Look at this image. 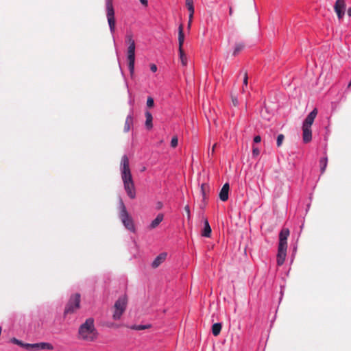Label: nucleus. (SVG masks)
Wrapping results in <instances>:
<instances>
[{
	"mask_svg": "<svg viewBox=\"0 0 351 351\" xmlns=\"http://www.w3.org/2000/svg\"><path fill=\"white\" fill-rule=\"evenodd\" d=\"M193 18H191L190 15L189 16V22H188V28L189 29L191 26Z\"/></svg>",
	"mask_w": 351,
	"mask_h": 351,
	"instance_id": "nucleus-38",
	"label": "nucleus"
},
{
	"mask_svg": "<svg viewBox=\"0 0 351 351\" xmlns=\"http://www.w3.org/2000/svg\"><path fill=\"white\" fill-rule=\"evenodd\" d=\"M167 254L161 253L152 262V266L153 268H157L159 265H160L166 259Z\"/></svg>",
	"mask_w": 351,
	"mask_h": 351,
	"instance_id": "nucleus-15",
	"label": "nucleus"
},
{
	"mask_svg": "<svg viewBox=\"0 0 351 351\" xmlns=\"http://www.w3.org/2000/svg\"><path fill=\"white\" fill-rule=\"evenodd\" d=\"M284 139H285V136L283 134H280L278 136L277 141H276V144H277L278 147H280L282 145Z\"/></svg>",
	"mask_w": 351,
	"mask_h": 351,
	"instance_id": "nucleus-29",
	"label": "nucleus"
},
{
	"mask_svg": "<svg viewBox=\"0 0 351 351\" xmlns=\"http://www.w3.org/2000/svg\"><path fill=\"white\" fill-rule=\"evenodd\" d=\"M229 189H230L229 184L228 183L224 184L219 192V199L221 201L226 202L228 200Z\"/></svg>",
	"mask_w": 351,
	"mask_h": 351,
	"instance_id": "nucleus-13",
	"label": "nucleus"
},
{
	"mask_svg": "<svg viewBox=\"0 0 351 351\" xmlns=\"http://www.w3.org/2000/svg\"><path fill=\"white\" fill-rule=\"evenodd\" d=\"M150 69L152 72H156L157 71V66L156 64H152L150 66Z\"/></svg>",
	"mask_w": 351,
	"mask_h": 351,
	"instance_id": "nucleus-37",
	"label": "nucleus"
},
{
	"mask_svg": "<svg viewBox=\"0 0 351 351\" xmlns=\"http://www.w3.org/2000/svg\"><path fill=\"white\" fill-rule=\"evenodd\" d=\"M232 103H233L234 106H236L237 105V104H238L237 99V98H232Z\"/></svg>",
	"mask_w": 351,
	"mask_h": 351,
	"instance_id": "nucleus-43",
	"label": "nucleus"
},
{
	"mask_svg": "<svg viewBox=\"0 0 351 351\" xmlns=\"http://www.w3.org/2000/svg\"><path fill=\"white\" fill-rule=\"evenodd\" d=\"M289 230L287 228H283L279 234V243L277 254V264L280 266L283 265L287 250V239L289 236Z\"/></svg>",
	"mask_w": 351,
	"mask_h": 351,
	"instance_id": "nucleus-2",
	"label": "nucleus"
},
{
	"mask_svg": "<svg viewBox=\"0 0 351 351\" xmlns=\"http://www.w3.org/2000/svg\"><path fill=\"white\" fill-rule=\"evenodd\" d=\"M119 217L125 228L133 232H135L132 218L127 211L126 207L122 200L120 201V212Z\"/></svg>",
	"mask_w": 351,
	"mask_h": 351,
	"instance_id": "nucleus-3",
	"label": "nucleus"
},
{
	"mask_svg": "<svg viewBox=\"0 0 351 351\" xmlns=\"http://www.w3.org/2000/svg\"><path fill=\"white\" fill-rule=\"evenodd\" d=\"M211 228L209 225L208 220L206 219L204 221V228L202 231V235L205 237H210L211 234Z\"/></svg>",
	"mask_w": 351,
	"mask_h": 351,
	"instance_id": "nucleus-19",
	"label": "nucleus"
},
{
	"mask_svg": "<svg viewBox=\"0 0 351 351\" xmlns=\"http://www.w3.org/2000/svg\"><path fill=\"white\" fill-rule=\"evenodd\" d=\"M106 17L110 27V32L113 34L115 32V18L114 10L112 4V0H106Z\"/></svg>",
	"mask_w": 351,
	"mask_h": 351,
	"instance_id": "nucleus-7",
	"label": "nucleus"
},
{
	"mask_svg": "<svg viewBox=\"0 0 351 351\" xmlns=\"http://www.w3.org/2000/svg\"><path fill=\"white\" fill-rule=\"evenodd\" d=\"M248 82V75L247 71L244 72V76H243V86L242 88V92L244 93L245 91V86L246 87Z\"/></svg>",
	"mask_w": 351,
	"mask_h": 351,
	"instance_id": "nucleus-28",
	"label": "nucleus"
},
{
	"mask_svg": "<svg viewBox=\"0 0 351 351\" xmlns=\"http://www.w3.org/2000/svg\"><path fill=\"white\" fill-rule=\"evenodd\" d=\"M164 215L162 213H160L157 215L155 219H154L149 226V228L152 230L158 227V226L161 223V221L163 220Z\"/></svg>",
	"mask_w": 351,
	"mask_h": 351,
	"instance_id": "nucleus-18",
	"label": "nucleus"
},
{
	"mask_svg": "<svg viewBox=\"0 0 351 351\" xmlns=\"http://www.w3.org/2000/svg\"><path fill=\"white\" fill-rule=\"evenodd\" d=\"M121 179L123 182H133L130 169L129 158L126 155L123 156L121 161Z\"/></svg>",
	"mask_w": 351,
	"mask_h": 351,
	"instance_id": "nucleus-6",
	"label": "nucleus"
},
{
	"mask_svg": "<svg viewBox=\"0 0 351 351\" xmlns=\"http://www.w3.org/2000/svg\"><path fill=\"white\" fill-rule=\"evenodd\" d=\"M186 6L189 12L191 18H193V14L195 12L193 6V0H186Z\"/></svg>",
	"mask_w": 351,
	"mask_h": 351,
	"instance_id": "nucleus-22",
	"label": "nucleus"
},
{
	"mask_svg": "<svg viewBox=\"0 0 351 351\" xmlns=\"http://www.w3.org/2000/svg\"><path fill=\"white\" fill-rule=\"evenodd\" d=\"M348 15L351 16V8H349L347 10Z\"/></svg>",
	"mask_w": 351,
	"mask_h": 351,
	"instance_id": "nucleus-44",
	"label": "nucleus"
},
{
	"mask_svg": "<svg viewBox=\"0 0 351 351\" xmlns=\"http://www.w3.org/2000/svg\"><path fill=\"white\" fill-rule=\"evenodd\" d=\"M317 114V108H314L306 117L305 120L303 122L302 126L311 128V125L313 123Z\"/></svg>",
	"mask_w": 351,
	"mask_h": 351,
	"instance_id": "nucleus-10",
	"label": "nucleus"
},
{
	"mask_svg": "<svg viewBox=\"0 0 351 351\" xmlns=\"http://www.w3.org/2000/svg\"><path fill=\"white\" fill-rule=\"evenodd\" d=\"M132 121H133V120H132V117L128 116L125 119V125H124V131L125 132H128L130 130V127L132 125Z\"/></svg>",
	"mask_w": 351,
	"mask_h": 351,
	"instance_id": "nucleus-25",
	"label": "nucleus"
},
{
	"mask_svg": "<svg viewBox=\"0 0 351 351\" xmlns=\"http://www.w3.org/2000/svg\"><path fill=\"white\" fill-rule=\"evenodd\" d=\"M126 41L129 44L128 48V68L131 75H133L134 71V62H135V42L132 38V35L126 36Z\"/></svg>",
	"mask_w": 351,
	"mask_h": 351,
	"instance_id": "nucleus-4",
	"label": "nucleus"
},
{
	"mask_svg": "<svg viewBox=\"0 0 351 351\" xmlns=\"http://www.w3.org/2000/svg\"><path fill=\"white\" fill-rule=\"evenodd\" d=\"M351 86V82H350V84H348V87H350Z\"/></svg>",
	"mask_w": 351,
	"mask_h": 351,
	"instance_id": "nucleus-46",
	"label": "nucleus"
},
{
	"mask_svg": "<svg viewBox=\"0 0 351 351\" xmlns=\"http://www.w3.org/2000/svg\"><path fill=\"white\" fill-rule=\"evenodd\" d=\"M99 333L95 326V320L89 317L82 323L78 328L77 338L85 342H94L97 340Z\"/></svg>",
	"mask_w": 351,
	"mask_h": 351,
	"instance_id": "nucleus-1",
	"label": "nucleus"
},
{
	"mask_svg": "<svg viewBox=\"0 0 351 351\" xmlns=\"http://www.w3.org/2000/svg\"><path fill=\"white\" fill-rule=\"evenodd\" d=\"M140 2L145 6H147L148 5V1L147 0H139Z\"/></svg>",
	"mask_w": 351,
	"mask_h": 351,
	"instance_id": "nucleus-39",
	"label": "nucleus"
},
{
	"mask_svg": "<svg viewBox=\"0 0 351 351\" xmlns=\"http://www.w3.org/2000/svg\"><path fill=\"white\" fill-rule=\"evenodd\" d=\"M302 138L305 143L310 142L312 139L311 128L302 126Z\"/></svg>",
	"mask_w": 351,
	"mask_h": 351,
	"instance_id": "nucleus-14",
	"label": "nucleus"
},
{
	"mask_svg": "<svg viewBox=\"0 0 351 351\" xmlns=\"http://www.w3.org/2000/svg\"><path fill=\"white\" fill-rule=\"evenodd\" d=\"M80 294L75 293L72 295L64 308V314H73L80 307Z\"/></svg>",
	"mask_w": 351,
	"mask_h": 351,
	"instance_id": "nucleus-5",
	"label": "nucleus"
},
{
	"mask_svg": "<svg viewBox=\"0 0 351 351\" xmlns=\"http://www.w3.org/2000/svg\"><path fill=\"white\" fill-rule=\"evenodd\" d=\"M245 45L243 42H237L234 45L232 56H238L245 48Z\"/></svg>",
	"mask_w": 351,
	"mask_h": 351,
	"instance_id": "nucleus-17",
	"label": "nucleus"
},
{
	"mask_svg": "<svg viewBox=\"0 0 351 351\" xmlns=\"http://www.w3.org/2000/svg\"><path fill=\"white\" fill-rule=\"evenodd\" d=\"M184 41V34L183 31V25L180 24L178 27V45L179 49H183V44Z\"/></svg>",
	"mask_w": 351,
	"mask_h": 351,
	"instance_id": "nucleus-16",
	"label": "nucleus"
},
{
	"mask_svg": "<svg viewBox=\"0 0 351 351\" xmlns=\"http://www.w3.org/2000/svg\"><path fill=\"white\" fill-rule=\"evenodd\" d=\"M345 0H337L334 5V10L339 19H341L345 14L346 10Z\"/></svg>",
	"mask_w": 351,
	"mask_h": 351,
	"instance_id": "nucleus-9",
	"label": "nucleus"
},
{
	"mask_svg": "<svg viewBox=\"0 0 351 351\" xmlns=\"http://www.w3.org/2000/svg\"><path fill=\"white\" fill-rule=\"evenodd\" d=\"M260 154V150L257 147H253V149H252V156L254 157H256L259 155Z\"/></svg>",
	"mask_w": 351,
	"mask_h": 351,
	"instance_id": "nucleus-33",
	"label": "nucleus"
},
{
	"mask_svg": "<svg viewBox=\"0 0 351 351\" xmlns=\"http://www.w3.org/2000/svg\"><path fill=\"white\" fill-rule=\"evenodd\" d=\"M184 210L187 215V219L189 221L191 219V212H190V208L189 205L185 206Z\"/></svg>",
	"mask_w": 351,
	"mask_h": 351,
	"instance_id": "nucleus-34",
	"label": "nucleus"
},
{
	"mask_svg": "<svg viewBox=\"0 0 351 351\" xmlns=\"http://www.w3.org/2000/svg\"><path fill=\"white\" fill-rule=\"evenodd\" d=\"M162 207V204L160 202H158L156 205L157 209H160Z\"/></svg>",
	"mask_w": 351,
	"mask_h": 351,
	"instance_id": "nucleus-42",
	"label": "nucleus"
},
{
	"mask_svg": "<svg viewBox=\"0 0 351 351\" xmlns=\"http://www.w3.org/2000/svg\"><path fill=\"white\" fill-rule=\"evenodd\" d=\"M23 348L28 351H32V343H24Z\"/></svg>",
	"mask_w": 351,
	"mask_h": 351,
	"instance_id": "nucleus-35",
	"label": "nucleus"
},
{
	"mask_svg": "<svg viewBox=\"0 0 351 351\" xmlns=\"http://www.w3.org/2000/svg\"><path fill=\"white\" fill-rule=\"evenodd\" d=\"M53 346L52 344L47 342H40L32 343V351H37L40 350H53Z\"/></svg>",
	"mask_w": 351,
	"mask_h": 351,
	"instance_id": "nucleus-12",
	"label": "nucleus"
},
{
	"mask_svg": "<svg viewBox=\"0 0 351 351\" xmlns=\"http://www.w3.org/2000/svg\"><path fill=\"white\" fill-rule=\"evenodd\" d=\"M178 51H179V56H180V59L181 63L183 66H186L187 64L186 55L184 53V49H179Z\"/></svg>",
	"mask_w": 351,
	"mask_h": 351,
	"instance_id": "nucleus-24",
	"label": "nucleus"
},
{
	"mask_svg": "<svg viewBox=\"0 0 351 351\" xmlns=\"http://www.w3.org/2000/svg\"><path fill=\"white\" fill-rule=\"evenodd\" d=\"M128 299L125 295L120 297L114 304V312L113 314V319L115 320L119 319L123 312L126 308Z\"/></svg>",
	"mask_w": 351,
	"mask_h": 351,
	"instance_id": "nucleus-8",
	"label": "nucleus"
},
{
	"mask_svg": "<svg viewBox=\"0 0 351 351\" xmlns=\"http://www.w3.org/2000/svg\"><path fill=\"white\" fill-rule=\"evenodd\" d=\"M232 14H233V9H232V7L231 5H230V7H229V15L232 16Z\"/></svg>",
	"mask_w": 351,
	"mask_h": 351,
	"instance_id": "nucleus-41",
	"label": "nucleus"
},
{
	"mask_svg": "<svg viewBox=\"0 0 351 351\" xmlns=\"http://www.w3.org/2000/svg\"><path fill=\"white\" fill-rule=\"evenodd\" d=\"M124 189L128 194V195L131 199H134L136 197L135 187L134 181L133 182H128L123 183Z\"/></svg>",
	"mask_w": 351,
	"mask_h": 351,
	"instance_id": "nucleus-11",
	"label": "nucleus"
},
{
	"mask_svg": "<svg viewBox=\"0 0 351 351\" xmlns=\"http://www.w3.org/2000/svg\"><path fill=\"white\" fill-rule=\"evenodd\" d=\"M154 105V99L151 97H148L147 99V106L148 108H152Z\"/></svg>",
	"mask_w": 351,
	"mask_h": 351,
	"instance_id": "nucleus-31",
	"label": "nucleus"
},
{
	"mask_svg": "<svg viewBox=\"0 0 351 351\" xmlns=\"http://www.w3.org/2000/svg\"><path fill=\"white\" fill-rule=\"evenodd\" d=\"M261 141V137L260 136H256L254 138V142L256 143H258L259 142Z\"/></svg>",
	"mask_w": 351,
	"mask_h": 351,
	"instance_id": "nucleus-36",
	"label": "nucleus"
},
{
	"mask_svg": "<svg viewBox=\"0 0 351 351\" xmlns=\"http://www.w3.org/2000/svg\"><path fill=\"white\" fill-rule=\"evenodd\" d=\"M10 341H11V342H12L13 343L16 344V345L20 346H21V347H23V346H24V343H23V341H20V340H19V339H16V338H14H14H12V339H11V340H10Z\"/></svg>",
	"mask_w": 351,
	"mask_h": 351,
	"instance_id": "nucleus-30",
	"label": "nucleus"
},
{
	"mask_svg": "<svg viewBox=\"0 0 351 351\" xmlns=\"http://www.w3.org/2000/svg\"><path fill=\"white\" fill-rule=\"evenodd\" d=\"M217 146V143L214 144V145L212 147V154H213L214 152H215V147Z\"/></svg>",
	"mask_w": 351,
	"mask_h": 351,
	"instance_id": "nucleus-45",
	"label": "nucleus"
},
{
	"mask_svg": "<svg viewBox=\"0 0 351 351\" xmlns=\"http://www.w3.org/2000/svg\"><path fill=\"white\" fill-rule=\"evenodd\" d=\"M222 325L221 323H215L212 326V332L214 336H218L221 332Z\"/></svg>",
	"mask_w": 351,
	"mask_h": 351,
	"instance_id": "nucleus-23",
	"label": "nucleus"
},
{
	"mask_svg": "<svg viewBox=\"0 0 351 351\" xmlns=\"http://www.w3.org/2000/svg\"><path fill=\"white\" fill-rule=\"evenodd\" d=\"M145 118H146L145 126L149 130L152 129V127H153V124H152L153 117H152V115L151 112H149V111H146L145 113Z\"/></svg>",
	"mask_w": 351,
	"mask_h": 351,
	"instance_id": "nucleus-20",
	"label": "nucleus"
},
{
	"mask_svg": "<svg viewBox=\"0 0 351 351\" xmlns=\"http://www.w3.org/2000/svg\"><path fill=\"white\" fill-rule=\"evenodd\" d=\"M209 191V186L207 184H202L201 185V193L202 195L203 202L206 201L207 193Z\"/></svg>",
	"mask_w": 351,
	"mask_h": 351,
	"instance_id": "nucleus-21",
	"label": "nucleus"
},
{
	"mask_svg": "<svg viewBox=\"0 0 351 351\" xmlns=\"http://www.w3.org/2000/svg\"><path fill=\"white\" fill-rule=\"evenodd\" d=\"M320 167H321V173H324L328 163V158L327 157L323 158L320 160Z\"/></svg>",
	"mask_w": 351,
	"mask_h": 351,
	"instance_id": "nucleus-27",
	"label": "nucleus"
},
{
	"mask_svg": "<svg viewBox=\"0 0 351 351\" xmlns=\"http://www.w3.org/2000/svg\"><path fill=\"white\" fill-rule=\"evenodd\" d=\"M206 204H207L206 201H205V202H203V201H202V204H201V205H200V208H201L202 209H204V208H205V207H206Z\"/></svg>",
	"mask_w": 351,
	"mask_h": 351,
	"instance_id": "nucleus-40",
	"label": "nucleus"
},
{
	"mask_svg": "<svg viewBox=\"0 0 351 351\" xmlns=\"http://www.w3.org/2000/svg\"><path fill=\"white\" fill-rule=\"evenodd\" d=\"M178 139L177 136H173L171 141V146L173 148L178 146Z\"/></svg>",
	"mask_w": 351,
	"mask_h": 351,
	"instance_id": "nucleus-32",
	"label": "nucleus"
},
{
	"mask_svg": "<svg viewBox=\"0 0 351 351\" xmlns=\"http://www.w3.org/2000/svg\"><path fill=\"white\" fill-rule=\"evenodd\" d=\"M151 324H145V325H132L130 328L132 330H145L151 328Z\"/></svg>",
	"mask_w": 351,
	"mask_h": 351,
	"instance_id": "nucleus-26",
	"label": "nucleus"
}]
</instances>
